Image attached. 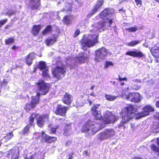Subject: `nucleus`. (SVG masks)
I'll return each instance as SVG.
<instances>
[{
	"label": "nucleus",
	"mask_w": 159,
	"mask_h": 159,
	"mask_svg": "<svg viewBox=\"0 0 159 159\" xmlns=\"http://www.w3.org/2000/svg\"><path fill=\"white\" fill-rule=\"evenodd\" d=\"M36 84L40 93L38 92L36 96L32 97L30 102L25 104L24 109L27 111L34 109L37 107L39 102L40 95H46L48 92L51 87L50 84L45 82L43 80H39Z\"/></svg>",
	"instance_id": "1"
},
{
	"label": "nucleus",
	"mask_w": 159,
	"mask_h": 159,
	"mask_svg": "<svg viewBox=\"0 0 159 159\" xmlns=\"http://www.w3.org/2000/svg\"><path fill=\"white\" fill-rule=\"evenodd\" d=\"M108 115L109 116V118L110 119L111 123H113L115 121H117L119 119V117L114 115L110 114Z\"/></svg>",
	"instance_id": "34"
},
{
	"label": "nucleus",
	"mask_w": 159,
	"mask_h": 159,
	"mask_svg": "<svg viewBox=\"0 0 159 159\" xmlns=\"http://www.w3.org/2000/svg\"><path fill=\"white\" fill-rule=\"evenodd\" d=\"M141 41L139 40H132L127 43V45L129 46L134 47L140 43Z\"/></svg>",
	"instance_id": "30"
},
{
	"label": "nucleus",
	"mask_w": 159,
	"mask_h": 159,
	"mask_svg": "<svg viewBox=\"0 0 159 159\" xmlns=\"http://www.w3.org/2000/svg\"><path fill=\"white\" fill-rule=\"evenodd\" d=\"M71 143L70 140H68L66 141L65 144V146L66 147L70 145Z\"/></svg>",
	"instance_id": "49"
},
{
	"label": "nucleus",
	"mask_w": 159,
	"mask_h": 159,
	"mask_svg": "<svg viewBox=\"0 0 159 159\" xmlns=\"http://www.w3.org/2000/svg\"><path fill=\"white\" fill-rule=\"evenodd\" d=\"M69 107L61 104H58L55 111V113L57 115L65 116Z\"/></svg>",
	"instance_id": "12"
},
{
	"label": "nucleus",
	"mask_w": 159,
	"mask_h": 159,
	"mask_svg": "<svg viewBox=\"0 0 159 159\" xmlns=\"http://www.w3.org/2000/svg\"><path fill=\"white\" fill-rule=\"evenodd\" d=\"M115 12L113 8H106L102 11L99 14V18L102 20L96 23L94 27L96 30L99 32L104 31L105 29V26L107 23L106 20L107 21L109 24V26L111 27V25L113 22V19H109L107 17L109 15L111 16L115 15Z\"/></svg>",
	"instance_id": "2"
},
{
	"label": "nucleus",
	"mask_w": 159,
	"mask_h": 159,
	"mask_svg": "<svg viewBox=\"0 0 159 159\" xmlns=\"http://www.w3.org/2000/svg\"><path fill=\"white\" fill-rule=\"evenodd\" d=\"M80 31L79 29L76 30L75 31L73 35V37L75 38L76 37L80 34Z\"/></svg>",
	"instance_id": "43"
},
{
	"label": "nucleus",
	"mask_w": 159,
	"mask_h": 159,
	"mask_svg": "<svg viewBox=\"0 0 159 159\" xmlns=\"http://www.w3.org/2000/svg\"><path fill=\"white\" fill-rule=\"evenodd\" d=\"M58 120H61L62 121H65V119H62V118H59L58 119Z\"/></svg>",
	"instance_id": "58"
},
{
	"label": "nucleus",
	"mask_w": 159,
	"mask_h": 159,
	"mask_svg": "<svg viewBox=\"0 0 159 159\" xmlns=\"http://www.w3.org/2000/svg\"><path fill=\"white\" fill-rule=\"evenodd\" d=\"M135 2L136 6L139 7H140L142 5V1L141 0H135Z\"/></svg>",
	"instance_id": "45"
},
{
	"label": "nucleus",
	"mask_w": 159,
	"mask_h": 159,
	"mask_svg": "<svg viewBox=\"0 0 159 159\" xmlns=\"http://www.w3.org/2000/svg\"><path fill=\"white\" fill-rule=\"evenodd\" d=\"M74 155V152H71L70 153H69L68 156V159H72L73 158V155Z\"/></svg>",
	"instance_id": "47"
},
{
	"label": "nucleus",
	"mask_w": 159,
	"mask_h": 159,
	"mask_svg": "<svg viewBox=\"0 0 159 159\" xmlns=\"http://www.w3.org/2000/svg\"><path fill=\"white\" fill-rule=\"evenodd\" d=\"M13 135L12 132H11L6 134L4 138H5L6 141H7L12 138Z\"/></svg>",
	"instance_id": "35"
},
{
	"label": "nucleus",
	"mask_w": 159,
	"mask_h": 159,
	"mask_svg": "<svg viewBox=\"0 0 159 159\" xmlns=\"http://www.w3.org/2000/svg\"><path fill=\"white\" fill-rule=\"evenodd\" d=\"M57 38L56 37H53L52 38H48L45 40V43L47 46H49L53 45L57 41Z\"/></svg>",
	"instance_id": "24"
},
{
	"label": "nucleus",
	"mask_w": 159,
	"mask_h": 159,
	"mask_svg": "<svg viewBox=\"0 0 159 159\" xmlns=\"http://www.w3.org/2000/svg\"><path fill=\"white\" fill-rule=\"evenodd\" d=\"M157 144L159 145V138H158L157 139Z\"/></svg>",
	"instance_id": "59"
},
{
	"label": "nucleus",
	"mask_w": 159,
	"mask_h": 159,
	"mask_svg": "<svg viewBox=\"0 0 159 159\" xmlns=\"http://www.w3.org/2000/svg\"><path fill=\"white\" fill-rule=\"evenodd\" d=\"M152 130L157 132H158V129H159V122H154L152 127Z\"/></svg>",
	"instance_id": "31"
},
{
	"label": "nucleus",
	"mask_w": 159,
	"mask_h": 159,
	"mask_svg": "<svg viewBox=\"0 0 159 159\" xmlns=\"http://www.w3.org/2000/svg\"><path fill=\"white\" fill-rule=\"evenodd\" d=\"M87 101L89 104V105L90 106L91 105L92 103V101L90 99H88Z\"/></svg>",
	"instance_id": "55"
},
{
	"label": "nucleus",
	"mask_w": 159,
	"mask_h": 159,
	"mask_svg": "<svg viewBox=\"0 0 159 159\" xmlns=\"http://www.w3.org/2000/svg\"><path fill=\"white\" fill-rule=\"evenodd\" d=\"M35 55L34 52H30L25 57V63L28 66H30L31 65L33 60L35 58Z\"/></svg>",
	"instance_id": "17"
},
{
	"label": "nucleus",
	"mask_w": 159,
	"mask_h": 159,
	"mask_svg": "<svg viewBox=\"0 0 159 159\" xmlns=\"http://www.w3.org/2000/svg\"><path fill=\"white\" fill-rule=\"evenodd\" d=\"M51 71L53 77L56 79L57 81L63 78L66 73V69L64 66H57L52 69Z\"/></svg>",
	"instance_id": "7"
},
{
	"label": "nucleus",
	"mask_w": 159,
	"mask_h": 159,
	"mask_svg": "<svg viewBox=\"0 0 159 159\" xmlns=\"http://www.w3.org/2000/svg\"><path fill=\"white\" fill-rule=\"evenodd\" d=\"M47 67H48L47 66L46 62L45 61H39L38 66V68L40 70H42L46 69Z\"/></svg>",
	"instance_id": "27"
},
{
	"label": "nucleus",
	"mask_w": 159,
	"mask_h": 159,
	"mask_svg": "<svg viewBox=\"0 0 159 159\" xmlns=\"http://www.w3.org/2000/svg\"><path fill=\"white\" fill-rule=\"evenodd\" d=\"M58 127L57 126L56 128L52 127L50 130V134H55L57 131V129L58 128Z\"/></svg>",
	"instance_id": "41"
},
{
	"label": "nucleus",
	"mask_w": 159,
	"mask_h": 159,
	"mask_svg": "<svg viewBox=\"0 0 159 159\" xmlns=\"http://www.w3.org/2000/svg\"><path fill=\"white\" fill-rule=\"evenodd\" d=\"M134 87H135V88H134V89L136 90H139L140 88V87L138 85H135Z\"/></svg>",
	"instance_id": "52"
},
{
	"label": "nucleus",
	"mask_w": 159,
	"mask_h": 159,
	"mask_svg": "<svg viewBox=\"0 0 159 159\" xmlns=\"http://www.w3.org/2000/svg\"><path fill=\"white\" fill-rule=\"evenodd\" d=\"M83 55L82 56H80L79 57L78 59L80 63H84L85 61V59L87 58L88 57L84 56L83 53L82 54Z\"/></svg>",
	"instance_id": "37"
},
{
	"label": "nucleus",
	"mask_w": 159,
	"mask_h": 159,
	"mask_svg": "<svg viewBox=\"0 0 159 159\" xmlns=\"http://www.w3.org/2000/svg\"><path fill=\"white\" fill-rule=\"evenodd\" d=\"M137 108L131 104H129L124 107L121 111L120 115L122 120L118 125V127L120 128L125 127V125L132 119L136 114Z\"/></svg>",
	"instance_id": "3"
},
{
	"label": "nucleus",
	"mask_w": 159,
	"mask_h": 159,
	"mask_svg": "<svg viewBox=\"0 0 159 159\" xmlns=\"http://www.w3.org/2000/svg\"><path fill=\"white\" fill-rule=\"evenodd\" d=\"M109 118L108 115L105 116L104 119V122L106 124H110L111 123V120Z\"/></svg>",
	"instance_id": "40"
},
{
	"label": "nucleus",
	"mask_w": 159,
	"mask_h": 159,
	"mask_svg": "<svg viewBox=\"0 0 159 159\" xmlns=\"http://www.w3.org/2000/svg\"><path fill=\"white\" fill-rule=\"evenodd\" d=\"M95 87V86L94 85H92L91 87V88H90V89L91 90H93V89H94V88Z\"/></svg>",
	"instance_id": "60"
},
{
	"label": "nucleus",
	"mask_w": 159,
	"mask_h": 159,
	"mask_svg": "<svg viewBox=\"0 0 159 159\" xmlns=\"http://www.w3.org/2000/svg\"><path fill=\"white\" fill-rule=\"evenodd\" d=\"M138 30L136 26L131 27L126 29V30L129 32H133L136 31Z\"/></svg>",
	"instance_id": "36"
},
{
	"label": "nucleus",
	"mask_w": 159,
	"mask_h": 159,
	"mask_svg": "<svg viewBox=\"0 0 159 159\" xmlns=\"http://www.w3.org/2000/svg\"><path fill=\"white\" fill-rule=\"evenodd\" d=\"M124 2H122V0L121 1H120V2H119V3L120 4H122V3Z\"/></svg>",
	"instance_id": "63"
},
{
	"label": "nucleus",
	"mask_w": 159,
	"mask_h": 159,
	"mask_svg": "<svg viewBox=\"0 0 159 159\" xmlns=\"http://www.w3.org/2000/svg\"><path fill=\"white\" fill-rule=\"evenodd\" d=\"M62 11L63 12H67L68 11L71 12V8H67L66 7L63 9Z\"/></svg>",
	"instance_id": "46"
},
{
	"label": "nucleus",
	"mask_w": 159,
	"mask_h": 159,
	"mask_svg": "<svg viewBox=\"0 0 159 159\" xmlns=\"http://www.w3.org/2000/svg\"><path fill=\"white\" fill-rule=\"evenodd\" d=\"M35 117L36 120L37 125L40 128L43 127L45 122L48 121L49 119V115L48 114L39 115V113L33 112L28 118L30 125H34Z\"/></svg>",
	"instance_id": "5"
},
{
	"label": "nucleus",
	"mask_w": 159,
	"mask_h": 159,
	"mask_svg": "<svg viewBox=\"0 0 159 159\" xmlns=\"http://www.w3.org/2000/svg\"><path fill=\"white\" fill-rule=\"evenodd\" d=\"M84 152L85 153H86V154H87V152H87V151H84Z\"/></svg>",
	"instance_id": "64"
},
{
	"label": "nucleus",
	"mask_w": 159,
	"mask_h": 159,
	"mask_svg": "<svg viewBox=\"0 0 159 159\" xmlns=\"http://www.w3.org/2000/svg\"><path fill=\"white\" fill-rule=\"evenodd\" d=\"M15 42L14 37H11L5 39V43L7 45H10L13 43Z\"/></svg>",
	"instance_id": "32"
},
{
	"label": "nucleus",
	"mask_w": 159,
	"mask_h": 159,
	"mask_svg": "<svg viewBox=\"0 0 159 159\" xmlns=\"http://www.w3.org/2000/svg\"><path fill=\"white\" fill-rule=\"evenodd\" d=\"M72 128L71 124H66L63 129V134L65 136H69L72 132Z\"/></svg>",
	"instance_id": "21"
},
{
	"label": "nucleus",
	"mask_w": 159,
	"mask_h": 159,
	"mask_svg": "<svg viewBox=\"0 0 159 159\" xmlns=\"http://www.w3.org/2000/svg\"><path fill=\"white\" fill-rule=\"evenodd\" d=\"M100 106V104H94L90 109L91 114L96 120H101L103 118L101 111L99 108Z\"/></svg>",
	"instance_id": "8"
},
{
	"label": "nucleus",
	"mask_w": 159,
	"mask_h": 159,
	"mask_svg": "<svg viewBox=\"0 0 159 159\" xmlns=\"http://www.w3.org/2000/svg\"><path fill=\"white\" fill-rule=\"evenodd\" d=\"M89 129L87 125H84L83 126L81 129V131L82 132H86L89 131Z\"/></svg>",
	"instance_id": "38"
},
{
	"label": "nucleus",
	"mask_w": 159,
	"mask_h": 159,
	"mask_svg": "<svg viewBox=\"0 0 159 159\" xmlns=\"http://www.w3.org/2000/svg\"><path fill=\"white\" fill-rule=\"evenodd\" d=\"M15 14V11H8L5 14L6 15L8 16H10L12 15H13Z\"/></svg>",
	"instance_id": "44"
},
{
	"label": "nucleus",
	"mask_w": 159,
	"mask_h": 159,
	"mask_svg": "<svg viewBox=\"0 0 159 159\" xmlns=\"http://www.w3.org/2000/svg\"><path fill=\"white\" fill-rule=\"evenodd\" d=\"M29 124L25 126L22 129V133L23 134H28L29 132V129L30 127L33 126H34V125H31L30 124V120H29Z\"/></svg>",
	"instance_id": "25"
},
{
	"label": "nucleus",
	"mask_w": 159,
	"mask_h": 159,
	"mask_svg": "<svg viewBox=\"0 0 159 159\" xmlns=\"http://www.w3.org/2000/svg\"><path fill=\"white\" fill-rule=\"evenodd\" d=\"M19 48V47L16 46L15 45H13L11 47V49L12 50H15L18 49Z\"/></svg>",
	"instance_id": "51"
},
{
	"label": "nucleus",
	"mask_w": 159,
	"mask_h": 159,
	"mask_svg": "<svg viewBox=\"0 0 159 159\" xmlns=\"http://www.w3.org/2000/svg\"><path fill=\"white\" fill-rule=\"evenodd\" d=\"M24 159H34V155H31L30 157H28L27 156H25Z\"/></svg>",
	"instance_id": "50"
},
{
	"label": "nucleus",
	"mask_w": 159,
	"mask_h": 159,
	"mask_svg": "<svg viewBox=\"0 0 159 159\" xmlns=\"http://www.w3.org/2000/svg\"><path fill=\"white\" fill-rule=\"evenodd\" d=\"M143 111L138 113L137 110L136 112V116L137 119H139L141 118L149 115L150 112H152L154 111V108L149 105H147L144 107L143 108Z\"/></svg>",
	"instance_id": "10"
},
{
	"label": "nucleus",
	"mask_w": 159,
	"mask_h": 159,
	"mask_svg": "<svg viewBox=\"0 0 159 159\" xmlns=\"http://www.w3.org/2000/svg\"><path fill=\"white\" fill-rule=\"evenodd\" d=\"M113 63H112L111 61H106L105 62V63L104 65V67L105 68H108L109 66H113Z\"/></svg>",
	"instance_id": "39"
},
{
	"label": "nucleus",
	"mask_w": 159,
	"mask_h": 159,
	"mask_svg": "<svg viewBox=\"0 0 159 159\" xmlns=\"http://www.w3.org/2000/svg\"><path fill=\"white\" fill-rule=\"evenodd\" d=\"M41 0H29L32 10H38L40 8L41 6Z\"/></svg>",
	"instance_id": "19"
},
{
	"label": "nucleus",
	"mask_w": 159,
	"mask_h": 159,
	"mask_svg": "<svg viewBox=\"0 0 159 159\" xmlns=\"http://www.w3.org/2000/svg\"><path fill=\"white\" fill-rule=\"evenodd\" d=\"M125 55L134 57H145L144 54L140 51H128L125 52Z\"/></svg>",
	"instance_id": "16"
},
{
	"label": "nucleus",
	"mask_w": 159,
	"mask_h": 159,
	"mask_svg": "<svg viewBox=\"0 0 159 159\" xmlns=\"http://www.w3.org/2000/svg\"><path fill=\"white\" fill-rule=\"evenodd\" d=\"M151 149L153 152L157 153L158 155L159 156V147L152 144L151 146Z\"/></svg>",
	"instance_id": "33"
},
{
	"label": "nucleus",
	"mask_w": 159,
	"mask_h": 159,
	"mask_svg": "<svg viewBox=\"0 0 159 159\" xmlns=\"http://www.w3.org/2000/svg\"><path fill=\"white\" fill-rule=\"evenodd\" d=\"M42 75L43 77L44 78H49L50 77V74L49 73V70L48 67L43 70Z\"/></svg>",
	"instance_id": "26"
},
{
	"label": "nucleus",
	"mask_w": 159,
	"mask_h": 159,
	"mask_svg": "<svg viewBox=\"0 0 159 159\" xmlns=\"http://www.w3.org/2000/svg\"><path fill=\"white\" fill-rule=\"evenodd\" d=\"M115 134V131L113 129H107L99 134L98 138L101 141L109 138Z\"/></svg>",
	"instance_id": "11"
},
{
	"label": "nucleus",
	"mask_w": 159,
	"mask_h": 159,
	"mask_svg": "<svg viewBox=\"0 0 159 159\" xmlns=\"http://www.w3.org/2000/svg\"><path fill=\"white\" fill-rule=\"evenodd\" d=\"M41 141L47 143H55L57 138L55 136H51L46 134L43 131L42 132L41 134Z\"/></svg>",
	"instance_id": "14"
},
{
	"label": "nucleus",
	"mask_w": 159,
	"mask_h": 159,
	"mask_svg": "<svg viewBox=\"0 0 159 159\" xmlns=\"http://www.w3.org/2000/svg\"><path fill=\"white\" fill-rule=\"evenodd\" d=\"M11 26V25H5V26L4 29L5 30H7L9 28V27Z\"/></svg>",
	"instance_id": "54"
},
{
	"label": "nucleus",
	"mask_w": 159,
	"mask_h": 159,
	"mask_svg": "<svg viewBox=\"0 0 159 159\" xmlns=\"http://www.w3.org/2000/svg\"><path fill=\"white\" fill-rule=\"evenodd\" d=\"M124 84H125V83L124 82H121L120 83V84L121 86H123V85H124Z\"/></svg>",
	"instance_id": "61"
},
{
	"label": "nucleus",
	"mask_w": 159,
	"mask_h": 159,
	"mask_svg": "<svg viewBox=\"0 0 159 159\" xmlns=\"http://www.w3.org/2000/svg\"><path fill=\"white\" fill-rule=\"evenodd\" d=\"M52 27L51 25H48L43 30L42 32V34L43 35H46L49 34L52 31Z\"/></svg>",
	"instance_id": "28"
},
{
	"label": "nucleus",
	"mask_w": 159,
	"mask_h": 159,
	"mask_svg": "<svg viewBox=\"0 0 159 159\" xmlns=\"http://www.w3.org/2000/svg\"><path fill=\"white\" fill-rule=\"evenodd\" d=\"M90 95H91V96H93V97H95V95L94 94V92H92V93H90Z\"/></svg>",
	"instance_id": "57"
},
{
	"label": "nucleus",
	"mask_w": 159,
	"mask_h": 159,
	"mask_svg": "<svg viewBox=\"0 0 159 159\" xmlns=\"http://www.w3.org/2000/svg\"><path fill=\"white\" fill-rule=\"evenodd\" d=\"M123 7H122L121 8L119 9L118 11H122L123 12L125 13V10H123Z\"/></svg>",
	"instance_id": "56"
},
{
	"label": "nucleus",
	"mask_w": 159,
	"mask_h": 159,
	"mask_svg": "<svg viewBox=\"0 0 159 159\" xmlns=\"http://www.w3.org/2000/svg\"><path fill=\"white\" fill-rule=\"evenodd\" d=\"M73 97L69 93L66 92L64 95L62 101L63 102L67 105H69L73 101Z\"/></svg>",
	"instance_id": "18"
},
{
	"label": "nucleus",
	"mask_w": 159,
	"mask_h": 159,
	"mask_svg": "<svg viewBox=\"0 0 159 159\" xmlns=\"http://www.w3.org/2000/svg\"><path fill=\"white\" fill-rule=\"evenodd\" d=\"M119 79L120 81H121L122 80H127V78L126 77L124 78H121L120 77V75H119Z\"/></svg>",
	"instance_id": "48"
},
{
	"label": "nucleus",
	"mask_w": 159,
	"mask_h": 159,
	"mask_svg": "<svg viewBox=\"0 0 159 159\" xmlns=\"http://www.w3.org/2000/svg\"><path fill=\"white\" fill-rule=\"evenodd\" d=\"M156 2H157L159 3V0H154Z\"/></svg>",
	"instance_id": "62"
},
{
	"label": "nucleus",
	"mask_w": 159,
	"mask_h": 159,
	"mask_svg": "<svg viewBox=\"0 0 159 159\" xmlns=\"http://www.w3.org/2000/svg\"><path fill=\"white\" fill-rule=\"evenodd\" d=\"M7 21L6 18L0 20V28Z\"/></svg>",
	"instance_id": "42"
},
{
	"label": "nucleus",
	"mask_w": 159,
	"mask_h": 159,
	"mask_svg": "<svg viewBox=\"0 0 159 159\" xmlns=\"http://www.w3.org/2000/svg\"><path fill=\"white\" fill-rule=\"evenodd\" d=\"M107 55V49L103 47L100 48L95 51L94 59L96 61L99 62L101 60L105 58Z\"/></svg>",
	"instance_id": "9"
},
{
	"label": "nucleus",
	"mask_w": 159,
	"mask_h": 159,
	"mask_svg": "<svg viewBox=\"0 0 159 159\" xmlns=\"http://www.w3.org/2000/svg\"><path fill=\"white\" fill-rule=\"evenodd\" d=\"M120 96L124 99L131 102L137 103L141 101L140 95L138 92H128L127 91L122 92Z\"/></svg>",
	"instance_id": "6"
},
{
	"label": "nucleus",
	"mask_w": 159,
	"mask_h": 159,
	"mask_svg": "<svg viewBox=\"0 0 159 159\" xmlns=\"http://www.w3.org/2000/svg\"><path fill=\"white\" fill-rule=\"evenodd\" d=\"M105 97L106 99L108 101H112L115 100L117 97L116 96H114L110 94H105Z\"/></svg>",
	"instance_id": "29"
},
{
	"label": "nucleus",
	"mask_w": 159,
	"mask_h": 159,
	"mask_svg": "<svg viewBox=\"0 0 159 159\" xmlns=\"http://www.w3.org/2000/svg\"><path fill=\"white\" fill-rule=\"evenodd\" d=\"M98 35L96 34H89L86 38H82L80 41L82 49L86 51L87 48L95 46L98 43Z\"/></svg>",
	"instance_id": "4"
},
{
	"label": "nucleus",
	"mask_w": 159,
	"mask_h": 159,
	"mask_svg": "<svg viewBox=\"0 0 159 159\" xmlns=\"http://www.w3.org/2000/svg\"><path fill=\"white\" fill-rule=\"evenodd\" d=\"M152 56L156 58H159V47H152L150 50Z\"/></svg>",
	"instance_id": "23"
},
{
	"label": "nucleus",
	"mask_w": 159,
	"mask_h": 159,
	"mask_svg": "<svg viewBox=\"0 0 159 159\" xmlns=\"http://www.w3.org/2000/svg\"><path fill=\"white\" fill-rule=\"evenodd\" d=\"M156 105L157 108H159V100L156 102Z\"/></svg>",
	"instance_id": "53"
},
{
	"label": "nucleus",
	"mask_w": 159,
	"mask_h": 159,
	"mask_svg": "<svg viewBox=\"0 0 159 159\" xmlns=\"http://www.w3.org/2000/svg\"><path fill=\"white\" fill-rule=\"evenodd\" d=\"M73 18V15L69 13L68 15H66L63 17L62 21L64 24L68 25L71 24V20Z\"/></svg>",
	"instance_id": "20"
},
{
	"label": "nucleus",
	"mask_w": 159,
	"mask_h": 159,
	"mask_svg": "<svg viewBox=\"0 0 159 159\" xmlns=\"http://www.w3.org/2000/svg\"><path fill=\"white\" fill-rule=\"evenodd\" d=\"M7 156L11 157L10 159H18L19 157V150L16 148H13L8 151Z\"/></svg>",
	"instance_id": "15"
},
{
	"label": "nucleus",
	"mask_w": 159,
	"mask_h": 159,
	"mask_svg": "<svg viewBox=\"0 0 159 159\" xmlns=\"http://www.w3.org/2000/svg\"><path fill=\"white\" fill-rule=\"evenodd\" d=\"M104 3V0H98L94 6L92 11L88 14V17H90L96 12L99 11Z\"/></svg>",
	"instance_id": "13"
},
{
	"label": "nucleus",
	"mask_w": 159,
	"mask_h": 159,
	"mask_svg": "<svg viewBox=\"0 0 159 159\" xmlns=\"http://www.w3.org/2000/svg\"><path fill=\"white\" fill-rule=\"evenodd\" d=\"M41 28L42 27L40 25H34L31 29V33L33 36H36L38 34Z\"/></svg>",
	"instance_id": "22"
}]
</instances>
